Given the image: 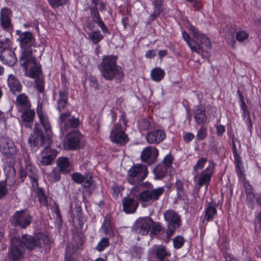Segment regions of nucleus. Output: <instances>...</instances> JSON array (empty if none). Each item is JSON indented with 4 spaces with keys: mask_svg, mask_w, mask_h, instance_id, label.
I'll return each instance as SVG.
<instances>
[{
    "mask_svg": "<svg viewBox=\"0 0 261 261\" xmlns=\"http://www.w3.org/2000/svg\"><path fill=\"white\" fill-rule=\"evenodd\" d=\"M19 177L21 178L22 181H23V178L26 177L28 175L27 171H25L23 168H20L19 170Z\"/></svg>",
    "mask_w": 261,
    "mask_h": 261,
    "instance_id": "nucleus-64",
    "label": "nucleus"
},
{
    "mask_svg": "<svg viewBox=\"0 0 261 261\" xmlns=\"http://www.w3.org/2000/svg\"><path fill=\"white\" fill-rule=\"evenodd\" d=\"M194 138V135L191 133H187L184 136V140L185 142L189 143Z\"/></svg>",
    "mask_w": 261,
    "mask_h": 261,
    "instance_id": "nucleus-61",
    "label": "nucleus"
},
{
    "mask_svg": "<svg viewBox=\"0 0 261 261\" xmlns=\"http://www.w3.org/2000/svg\"><path fill=\"white\" fill-rule=\"evenodd\" d=\"M0 151L8 158H10L15 154L16 148L13 141L8 137L1 138Z\"/></svg>",
    "mask_w": 261,
    "mask_h": 261,
    "instance_id": "nucleus-11",
    "label": "nucleus"
},
{
    "mask_svg": "<svg viewBox=\"0 0 261 261\" xmlns=\"http://www.w3.org/2000/svg\"><path fill=\"white\" fill-rule=\"evenodd\" d=\"M207 136V128L201 125L200 128L198 129L196 135L197 140L198 141H202L205 139Z\"/></svg>",
    "mask_w": 261,
    "mask_h": 261,
    "instance_id": "nucleus-44",
    "label": "nucleus"
},
{
    "mask_svg": "<svg viewBox=\"0 0 261 261\" xmlns=\"http://www.w3.org/2000/svg\"><path fill=\"white\" fill-rule=\"evenodd\" d=\"M71 178L74 182L77 184H82L84 179V175L79 172H74L72 174Z\"/></svg>",
    "mask_w": 261,
    "mask_h": 261,
    "instance_id": "nucleus-48",
    "label": "nucleus"
},
{
    "mask_svg": "<svg viewBox=\"0 0 261 261\" xmlns=\"http://www.w3.org/2000/svg\"><path fill=\"white\" fill-rule=\"evenodd\" d=\"M241 108L242 110L243 111V116L245 117L246 115L248 116L249 115V112L247 111V106L245 104V102L241 103Z\"/></svg>",
    "mask_w": 261,
    "mask_h": 261,
    "instance_id": "nucleus-63",
    "label": "nucleus"
},
{
    "mask_svg": "<svg viewBox=\"0 0 261 261\" xmlns=\"http://www.w3.org/2000/svg\"><path fill=\"white\" fill-rule=\"evenodd\" d=\"M167 168L163 165H158L154 169V173L156 178L162 179L166 174Z\"/></svg>",
    "mask_w": 261,
    "mask_h": 261,
    "instance_id": "nucleus-41",
    "label": "nucleus"
},
{
    "mask_svg": "<svg viewBox=\"0 0 261 261\" xmlns=\"http://www.w3.org/2000/svg\"><path fill=\"white\" fill-rule=\"evenodd\" d=\"M154 6V10L152 14L150 15V20H154L158 17L163 11L162 4L163 0H154L152 1Z\"/></svg>",
    "mask_w": 261,
    "mask_h": 261,
    "instance_id": "nucleus-35",
    "label": "nucleus"
},
{
    "mask_svg": "<svg viewBox=\"0 0 261 261\" xmlns=\"http://www.w3.org/2000/svg\"><path fill=\"white\" fill-rule=\"evenodd\" d=\"M110 137L112 141L120 145H124L128 141V136L119 123L115 124L111 132Z\"/></svg>",
    "mask_w": 261,
    "mask_h": 261,
    "instance_id": "nucleus-10",
    "label": "nucleus"
},
{
    "mask_svg": "<svg viewBox=\"0 0 261 261\" xmlns=\"http://www.w3.org/2000/svg\"><path fill=\"white\" fill-rule=\"evenodd\" d=\"M162 228V226L160 223L153 221L151 226L150 233L156 234L161 231Z\"/></svg>",
    "mask_w": 261,
    "mask_h": 261,
    "instance_id": "nucleus-49",
    "label": "nucleus"
},
{
    "mask_svg": "<svg viewBox=\"0 0 261 261\" xmlns=\"http://www.w3.org/2000/svg\"><path fill=\"white\" fill-rule=\"evenodd\" d=\"M215 166L214 162L210 161L208 166L200 174L197 182L198 190L202 186L208 185L214 172Z\"/></svg>",
    "mask_w": 261,
    "mask_h": 261,
    "instance_id": "nucleus-12",
    "label": "nucleus"
},
{
    "mask_svg": "<svg viewBox=\"0 0 261 261\" xmlns=\"http://www.w3.org/2000/svg\"><path fill=\"white\" fill-rule=\"evenodd\" d=\"M143 186L146 189L142 191L137 197L138 200L143 207H146L159 200L165 192L164 187L154 189L153 185L148 182L143 183Z\"/></svg>",
    "mask_w": 261,
    "mask_h": 261,
    "instance_id": "nucleus-3",
    "label": "nucleus"
},
{
    "mask_svg": "<svg viewBox=\"0 0 261 261\" xmlns=\"http://www.w3.org/2000/svg\"><path fill=\"white\" fill-rule=\"evenodd\" d=\"M82 135L78 131L69 133L67 136L65 144L69 149H76L81 144Z\"/></svg>",
    "mask_w": 261,
    "mask_h": 261,
    "instance_id": "nucleus-20",
    "label": "nucleus"
},
{
    "mask_svg": "<svg viewBox=\"0 0 261 261\" xmlns=\"http://www.w3.org/2000/svg\"><path fill=\"white\" fill-rule=\"evenodd\" d=\"M122 202L123 208L125 213H133L136 211L138 207V203L134 198L124 197Z\"/></svg>",
    "mask_w": 261,
    "mask_h": 261,
    "instance_id": "nucleus-31",
    "label": "nucleus"
},
{
    "mask_svg": "<svg viewBox=\"0 0 261 261\" xmlns=\"http://www.w3.org/2000/svg\"><path fill=\"white\" fill-rule=\"evenodd\" d=\"M19 41L22 50H32L31 47L34 44L35 38L31 32H25L21 34Z\"/></svg>",
    "mask_w": 261,
    "mask_h": 261,
    "instance_id": "nucleus-21",
    "label": "nucleus"
},
{
    "mask_svg": "<svg viewBox=\"0 0 261 261\" xmlns=\"http://www.w3.org/2000/svg\"><path fill=\"white\" fill-rule=\"evenodd\" d=\"M11 16L12 11L9 8L4 7L2 9L0 13V25L4 30L8 32L13 30Z\"/></svg>",
    "mask_w": 261,
    "mask_h": 261,
    "instance_id": "nucleus-15",
    "label": "nucleus"
},
{
    "mask_svg": "<svg viewBox=\"0 0 261 261\" xmlns=\"http://www.w3.org/2000/svg\"><path fill=\"white\" fill-rule=\"evenodd\" d=\"M41 73V67L40 65L37 63L33 66L30 67L29 72L27 71V74L25 75L32 78L36 79L39 77Z\"/></svg>",
    "mask_w": 261,
    "mask_h": 261,
    "instance_id": "nucleus-36",
    "label": "nucleus"
},
{
    "mask_svg": "<svg viewBox=\"0 0 261 261\" xmlns=\"http://www.w3.org/2000/svg\"><path fill=\"white\" fill-rule=\"evenodd\" d=\"M33 220V216L28 209L16 211L11 217V224L15 226L25 229L28 227Z\"/></svg>",
    "mask_w": 261,
    "mask_h": 261,
    "instance_id": "nucleus-6",
    "label": "nucleus"
},
{
    "mask_svg": "<svg viewBox=\"0 0 261 261\" xmlns=\"http://www.w3.org/2000/svg\"><path fill=\"white\" fill-rule=\"evenodd\" d=\"M0 59L4 63L10 66H13L17 62V58L14 52L10 48H6L2 50L0 55Z\"/></svg>",
    "mask_w": 261,
    "mask_h": 261,
    "instance_id": "nucleus-23",
    "label": "nucleus"
},
{
    "mask_svg": "<svg viewBox=\"0 0 261 261\" xmlns=\"http://www.w3.org/2000/svg\"><path fill=\"white\" fill-rule=\"evenodd\" d=\"M158 155L159 151L156 147L148 146L144 148L141 152V159L143 162L152 164L156 161Z\"/></svg>",
    "mask_w": 261,
    "mask_h": 261,
    "instance_id": "nucleus-13",
    "label": "nucleus"
},
{
    "mask_svg": "<svg viewBox=\"0 0 261 261\" xmlns=\"http://www.w3.org/2000/svg\"><path fill=\"white\" fill-rule=\"evenodd\" d=\"M216 214V208L214 206L208 205L205 211L204 219L207 221H212Z\"/></svg>",
    "mask_w": 261,
    "mask_h": 261,
    "instance_id": "nucleus-39",
    "label": "nucleus"
},
{
    "mask_svg": "<svg viewBox=\"0 0 261 261\" xmlns=\"http://www.w3.org/2000/svg\"><path fill=\"white\" fill-rule=\"evenodd\" d=\"M151 254L154 255L159 261H170L168 258L171 253L165 246L154 245L149 251Z\"/></svg>",
    "mask_w": 261,
    "mask_h": 261,
    "instance_id": "nucleus-17",
    "label": "nucleus"
},
{
    "mask_svg": "<svg viewBox=\"0 0 261 261\" xmlns=\"http://www.w3.org/2000/svg\"><path fill=\"white\" fill-rule=\"evenodd\" d=\"M9 239L11 240L9 248L8 257L11 261H19L23 257L25 248L21 243L20 237L17 235L16 229L10 231Z\"/></svg>",
    "mask_w": 261,
    "mask_h": 261,
    "instance_id": "nucleus-4",
    "label": "nucleus"
},
{
    "mask_svg": "<svg viewBox=\"0 0 261 261\" xmlns=\"http://www.w3.org/2000/svg\"><path fill=\"white\" fill-rule=\"evenodd\" d=\"M196 9L199 10L201 8V5L200 3L203 0H187Z\"/></svg>",
    "mask_w": 261,
    "mask_h": 261,
    "instance_id": "nucleus-58",
    "label": "nucleus"
},
{
    "mask_svg": "<svg viewBox=\"0 0 261 261\" xmlns=\"http://www.w3.org/2000/svg\"><path fill=\"white\" fill-rule=\"evenodd\" d=\"M110 244L109 239L107 238H102L98 243L96 246V249L99 251H101L108 247Z\"/></svg>",
    "mask_w": 261,
    "mask_h": 261,
    "instance_id": "nucleus-46",
    "label": "nucleus"
},
{
    "mask_svg": "<svg viewBox=\"0 0 261 261\" xmlns=\"http://www.w3.org/2000/svg\"><path fill=\"white\" fill-rule=\"evenodd\" d=\"M165 75L164 70L160 67H155L152 69L151 71V76L152 79L156 82H159L163 79Z\"/></svg>",
    "mask_w": 261,
    "mask_h": 261,
    "instance_id": "nucleus-37",
    "label": "nucleus"
},
{
    "mask_svg": "<svg viewBox=\"0 0 261 261\" xmlns=\"http://www.w3.org/2000/svg\"><path fill=\"white\" fill-rule=\"evenodd\" d=\"M139 126L140 129L142 130H146L150 127V124L148 120L146 119H142L140 121Z\"/></svg>",
    "mask_w": 261,
    "mask_h": 261,
    "instance_id": "nucleus-56",
    "label": "nucleus"
},
{
    "mask_svg": "<svg viewBox=\"0 0 261 261\" xmlns=\"http://www.w3.org/2000/svg\"><path fill=\"white\" fill-rule=\"evenodd\" d=\"M101 229L103 230V232L109 236H113V225L110 219L106 218Z\"/></svg>",
    "mask_w": 261,
    "mask_h": 261,
    "instance_id": "nucleus-38",
    "label": "nucleus"
},
{
    "mask_svg": "<svg viewBox=\"0 0 261 261\" xmlns=\"http://www.w3.org/2000/svg\"><path fill=\"white\" fill-rule=\"evenodd\" d=\"M173 242L174 248L179 249L183 246L185 240L182 237L177 236L173 239Z\"/></svg>",
    "mask_w": 261,
    "mask_h": 261,
    "instance_id": "nucleus-50",
    "label": "nucleus"
},
{
    "mask_svg": "<svg viewBox=\"0 0 261 261\" xmlns=\"http://www.w3.org/2000/svg\"><path fill=\"white\" fill-rule=\"evenodd\" d=\"M37 114L39 118L40 123L43 126L46 135L48 136V137H50L51 134V126L47 116L45 114H44L41 111L39 112L38 111Z\"/></svg>",
    "mask_w": 261,
    "mask_h": 261,
    "instance_id": "nucleus-34",
    "label": "nucleus"
},
{
    "mask_svg": "<svg viewBox=\"0 0 261 261\" xmlns=\"http://www.w3.org/2000/svg\"><path fill=\"white\" fill-rule=\"evenodd\" d=\"M42 152L46 154V155L43 156L41 160V163L43 166L50 165L58 153V152L55 149H51L50 147L48 150V153L44 152L43 150L42 151Z\"/></svg>",
    "mask_w": 261,
    "mask_h": 261,
    "instance_id": "nucleus-33",
    "label": "nucleus"
},
{
    "mask_svg": "<svg viewBox=\"0 0 261 261\" xmlns=\"http://www.w3.org/2000/svg\"><path fill=\"white\" fill-rule=\"evenodd\" d=\"M70 116L71 112L69 111L60 114L59 122L62 130L66 132L70 128H76L79 126L80 124L79 119L74 117L70 118Z\"/></svg>",
    "mask_w": 261,
    "mask_h": 261,
    "instance_id": "nucleus-9",
    "label": "nucleus"
},
{
    "mask_svg": "<svg viewBox=\"0 0 261 261\" xmlns=\"http://www.w3.org/2000/svg\"><path fill=\"white\" fill-rule=\"evenodd\" d=\"M217 131L216 133L217 135L219 136H222L223 134L225 131V126L223 125L220 124V125H217L216 126Z\"/></svg>",
    "mask_w": 261,
    "mask_h": 261,
    "instance_id": "nucleus-60",
    "label": "nucleus"
},
{
    "mask_svg": "<svg viewBox=\"0 0 261 261\" xmlns=\"http://www.w3.org/2000/svg\"><path fill=\"white\" fill-rule=\"evenodd\" d=\"M90 14L93 21L96 23L101 29L103 33L110 34L107 26L101 19L100 14L98 11V8L95 7H91L90 8Z\"/></svg>",
    "mask_w": 261,
    "mask_h": 261,
    "instance_id": "nucleus-25",
    "label": "nucleus"
},
{
    "mask_svg": "<svg viewBox=\"0 0 261 261\" xmlns=\"http://www.w3.org/2000/svg\"><path fill=\"white\" fill-rule=\"evenodd\" d=\"M20 65L23 67L25 74L28 68L37 64L35 58L33 56L32 50H22L19 59Z\"/></svg>",
    "mask_w": 261,
    "mask_h": 261,
    "instance_id": "nucleus-14",
    "label": "nucleus"
},
{
    "mask_svg": "<svg viewBox=\"0 0 261 261\" xmlns=\"http://www.w3.org/2000/svg\"><path fill=\"white\" fill-rule=\"evenodd\" d=\"M57 164L60 171L63 174H68L73 170V166L68 158L64 156L58 158Z\"/></svg>",
    "mask_w": 261,
    "mask_h": 261,
    "instance_id": "nucleus-30",
    "label": "nucleus"
},
{
    "mask_svg": "<svg viewBox=\"0 0 261 261\" xmlns=\"http://www.w3.org/2000/svg\"><path fill=\"white\" fill-rule=\"evenodd\" d=\"M8 86L10 92L14 95L22 91V86L20 81L13 74L8 75L7 79Z\"/></svg>",
    "mask_w": 261,
    "mask_h": 261,
    "instance_id": "nucleus-26",
    "label": "nucleus"
},
{
    "mask_svg": "<svg viewBox=\"0 0 261 261\" xmlns=\"http://www.w3.org/2000/svg\"><path fill=\"white\" fill-rule=\"evenodd\" d=\"M166 138V134L164 130L157 129L148 132L146 139L149 144H158Z\"/></svg>",
    "mask_w": 261,
    "mask_h": 261,
    "instance_id": "nucleus-19",
    "label": "nucleus"
},
{
    "mask_svg": "<svg viewBox=\"0 0 261 261\" xmlns=\"http://www.w3.org/2000/svg\"><path fill=\"white\" fill-rule=\"evenodd\" d=\"M70 216L72 219V221H74L75 219L79 221V224L82 227L84 224L85 219L82 216V208L77 203L75 204L74 208H72V205L70 206Z\"/></svg>",
    "mask_w": 261,
    "mask_h": 261,
    "instance_id": "nucleus-29",
    "label": "nucleus"
},
{
    "mask_svg": "<svg viewBox=\"0 0 261 261\" xmlns=\"http://www.w3.org/2000/svg\"><path fill=\"white\" fill-rule=\"evenodd\" d=\"M112 189L113 192V194H115L116 196H117L118 193L123 190L121 187H119L117 185H114Z\"/></svg>",
    "mask_w": 261,
    "mask_h": 261,
    "instance_id": "nucleus-62",
    "label": "nucleus"
},
{
    "mask_svg": "<svg viewBox=\"0 0 261 261\" xmlns=\"http://www.w3.org/2000/svg\"><path fill=\"white\" fill-rule=\"evenodd\" d=\"M68 0H48L49 4L52 8H57L59 7L65 5Z\"/></svg>",
    "mask_w": 261,
    "mask_h": 261,
    "instance_id": "nucleus-51",
    "label": "nucleus"
},
{
    "mask_svg": "<svg viewBox=\"0 0 261 261\" xmlns=\"http://www.w3.org/2000/svg\"><path fill=\"white\" fill-rule=\"evenodd\" d=\"M53 212L55 214L56 217L60 220H61L62 217L60 214L59 206L57 204L54 203L51 207Z\"/></svg>",
    "mask_w": 261,
    "mask_h": 261,
    "instance_id": "nucleus-57",
    "label": "nucleus"
},
{
    "mask_svg": "<svg viewBox=\"0 0 261 261\" xmlns=\"http://www.w3.org/2000/svg\"><path fill=\"white\" fill-rule=\"evenodd\" d=\"M62 173L59 169H54L49 174L50 180L53 182H56L60 179V174Z\"/></svg>",
    "mask_w": 261,
    "mask_h": 261,
    "instance_id": "nucleus-43",
    "label": "nucleus"
},
{
    "mask_svg": "<svg viewBox=\"0 0 261 261\" xmlns=\"http://www.w3.org/2000/svg\"><path fill=\"white\" fill-rule=\"evenodd\" d=\"M35 87L37 91L40 93H43L44 91V81L41 77H37L35 80Z\"/></svg>",
    "mask_w": 261,
    "mask_h": 261,
    "instance_id": "nucleus-45",
    "label": "nucleus"
},
{
    "mask_svg": "<svg viewBox=\"0 0 261 261\" xmlns=\"http://www.w3.org/2000/svg\"><path fill=\"white\" fill-rule=\"evenodd\" d=\"M92 177L91 175H84V179L83 180V185L84 188H89L93 183Z\"/></svg>",
    "mask_w": 261,
    "mask_h": 261,
    "instance_id": "nucleus-55",
    "label": "nucleus"
},
{
    "mask_svg": "<svg viewBox=\"0 0 261 261\" xmlns=\"http://www.w3.org/2000/svg\"><path fill=\"white\" fill-rule=\"evenodd\" d=\"M20 238L24 248L30 250H34L37 248H43L49 244L48 237L44 234H39L34 237L23 234Z\"/></svg>",
    "mask_w": 261,
    "mask_h": 261,
    "instance_id": "nucleus-5",
    "label": "nucleus"
},
{
    "mask_svg": "<svg viewBox=\"0 0 261 261\" xmlns=\"http://www.w3.org/2000/svg\"><path fill=\"white\" fill-rule=\"evenodd\" d=\"M15 105L18 111H23L31 108L28 96L24 93H21L17 96Z\"/></svg>",
    "mask_w": 261,
    "mask_h": 261,
    "instance_id": "nucleus-27",
    "label": "nucleus"
},
{
    "mask_svg": "<svg viewBox=\"0 0 261 261\" xmlns=\"http://www.w3.org/2000/svg\"><path fill=\"white\" fill-rule=\"evenodd\" d=\"M236 40L239 42H243L248 38V34L244 31H240L236 32Z\"/></svg>",
    "mask_w": 261,
    "mask_h": 261,
    "instance_id": "nucleus-52",
    "label": "nucleus"
},
{
    "mask_svg": "<svg viewBox=\"0 0 261 261\" xmlns=\"http://www.w3.org/2000/svg\"><path fill=\"white\" fill-rule=\"evenodd\" d=\"M8 190L6 185L4 183H0V198L7 193Z\"/></svg>",
    "mask_w": 261,
    "mask_h": 261,
    "instance_id": "nucleus-59",
    "label": "nucleus"
},
{
    "mask_svg": "<svg viewBox=\"0 0 261 261\" xmlns=\"http://www.w3.org/2000/svg\"><path fill=\"white\" fill-rule=\"evenodd\" d=\"M117 59L115 56H105L99 65L98 69L101 75L106 80H120L123 77L124 74L121 68L116 65Z\"/></svg>",
    "mask_w": 261,
    "mask_h": 261,
    "instance_id": "nucleus-2",
    "label": "nucleus"
},
{
    "mask_svg": "<svg viewBox=\"0 0 261 261\" xmlns=\"http://www.w3.org/2000/svg\"><path fill=\"white\" fill-rule=\"evenodd\" d=\"M231 30L229 31V34L228 36L230 35V40H229V38L227 39V41L228 43L231 46H233L234 45V34L237 32V29L236 28V25H229Z\"/></svg>",
    "mask_w": 261,
    "mask_h": 261,
    "instance_id": "nucleus-47",
    "label": "nucleus"
},
{
    "mask_svg": "<svg viewBox=\"0 0 261 261\" xmlns=\"http://www.w3.org/2000/svg\"><path fill=\"white\" fill-rule=\"evenodd\" d=\"M173 156L170 154L167 155L163 160V165L167 168H169L173 163Z\"/></svg>",
    "mask_w": 261,
    "mask_h": 261,
    "instance_id": "nucleus-54",
    "label": "nucleus"
},
{
    "mask_svg": "<svg viewBox=\"0 0 261 261\" xmlns=\"http://www.w3.org/2000/svg\"><path fill=\"white\" fill-rule=\"evenodd\" d=\"M193 116L196 123L197 124L204 125L207 123V117L204 108L201 106H197L193 110Z\"/></svg>",
    "mask_w": 261,
    "mask_h": 261,
    "instance_id": "nucleus-24",
    "label": "nucleus"
},
{
    "mask_svg": "<svg viewBox=\"0 0 261 261\" xmlns=\"http://www.w3.org/2000/svg\"><path fill=\"white\" fill-rule=\"evenodd\" d=\"M164 217L168 226L177 228L181 225L180 216L175 211L167 210L164 214Z\"/></svg>",
    "mask_w": 261,
    "mask_h": 261,
    "instance_id": "nucleus-16",
    "label": "nucleus"
},
{
    "mask_svg": "<svg viewBox=\"0 0 261 261\" xmlns=\"http://www.w3.org/2000/svg\"><path fill=\"white\" fill-rule=\"evenodd\" d=\"M22 113L21 118L23 125L26 127L31 128L33 123L35 112L31 108L23 111H19Z\"/></svg>",
    "mask_w": 261,
    "mask_h": 261,
    "instance_id": "nucleus-28",
    "label": "nucleus"
},
{
    "mask_svg": "<svg viewBox=\"0 0 261 261\" xmlns=\"http://www.w3.org/2000/svg\"><path fill=\"white\" fill-rule=\"evenodd\" d=\"M89 38L94 44H97L103 39V36L100 31L97 30L89 33Z\"/></svg>",
    "mask_w": 261,
    "mask_h": 261,
    "instance_id": "nucleus-42",
    "label": "nucleus"
},
{
    "mask_svg": "<svg viewBox=\"0 0 261 261\" xmlns=\"http://www.w3.org/2000/svg\"><path fill=\"white\" fill-rule=\"evenodd\" d=\"M37 188V191L36 194L37 195L39 201L42 205L45 206H48L47 197L45 194L44 190L42 188Z\"/></svg>",
    "mask_w": 261,
    "mask_h": 261,
    "instance_id": "nucleus-40",
    "label": "nucleus"
},
{
    "mask_svg": "<svg viewBox=\"0 0 261 261\" xmlns=\"http://www.w3.org/2000/svg\"><path fill=\"white\" fill-rule=\"evenodd\" d=\"M148 174L147 167L141 164L133 166L127 172L128 181L136 185L143 181Z\"/></svg>",
    "mask_w": 261,
    "mask_h": 261,
    "instance_id": "nucleus-7",
    "label": "nucleus"
},
{
    "mask_svg": "<svg viewBox=\"0 0 261 261\" xmlns=\"http://www.w3.org/2000/svg\"><path fill=\"white\" fill-rule=\"evenodd\" d=\"M26 171L28 176L30 178L34 188L38 187L37 169L30 163L26 165Z\"/></svg>",
    "mask_w": 261,
    "mask_h": 261,
    "instance_id": "nucleus-32",
    "label": "nucleus"
},
{
    "mask_svg": "<svg viewBox=\"0 0 261 261\" xmlns=\"http://www.w3.org/2000/svg\"><path fill=\"white\" fill-rule=\"evenodd\" d=\"M207 162V159L204 158H200L196 163L195 165L194 166V170L195 171L198 170V169H201L204 167L205 164Z\"/></svg>",
    "mask_w": 261,
    "mask_h": 261,
    "instance_id": "nucleus-53",
    "label": "nucleus"
},
{
    "mask_svg": "<svg viewBox=\"0 0 261 261\" xmlns=\"http://www.w3.org/2000/svg\"><path fill=\"white\" fill-rule=\"evenodd\" d=\"M50 137L47 136V138H45L41 131L35 128L33 134L29 137L28 141L32 148L44 146L43 151L48 153L50 143Z\"/></svg>",
    "mask_w": 261,
    "mask_h": 261,
    "instance_id": "nucleus-8",
    "label": "nucleus"
},
{
    "mask_svg": "<svg viewBox=\"0 0 261 261\" xmlns=\"http://www.w3.org/2000/svg\"><path fill=\"white\" fill-rule=\"evenodd\" d=\"M68 88L65 85L64 89L59 91V97L57 100V109L60 112L64 111L68 104Z\"/></svg>",
    "mask_w": 261,
    "mask_h": 261,
    "instance_id": "nucleus-22",
    "label": "nucleus"
},
{
    "mask_svg": "<svg viewBox=\"0 0 261 261\" xmlns=\"http://www.w3.org/2000/svg\"><path fill=\"white\" fill-rule=\"evenodd\" d=\"M153 220L149 217L140 218L135 223L136 231L142 235H146L149 232Z\"/></svg>",
    "mask_w": 261,
    "mask_h": 261,
    "instance_id": "nucleus-18",
    "label": "nucleus"
},
{
    "mask_svg": "<svg viewBox=\"0 0 261 261\" xmlns=\"http://www.w3.org/2000/svg\"><path fill=\"white\" fill-rule=\"evenodd\" d=\"M188 30L190 31L193 40L190 41V37L186 31L182 32V37L193 52L203 56V53H208L211 49V43L205 35L200 33L198 29L192 25H190Z\"/></svg>",
    "mask_w": 261,
    "mask_h": 261,
    "instance_id": "nucleus-1",
    "label": "nucleus"
}]
</instances>
